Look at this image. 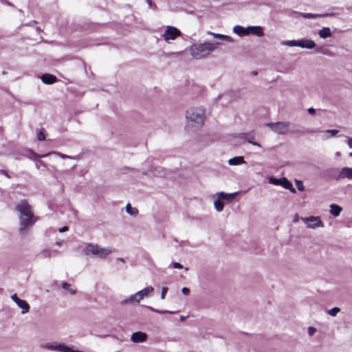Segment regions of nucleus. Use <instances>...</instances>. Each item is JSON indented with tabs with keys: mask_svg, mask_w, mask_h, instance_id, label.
Wrapping results in <instances>:
<instances>
[{
	"mask_svg": "<svg viewBox=\"0 0 352 352\" xmlns=\"http://www.w3.org/2000/svg\"><path fill=\"white\" fill-rule=\"evenodd\" d=\"M15 210L18 212L19 221V232L23 234L34 225L38 221V217L34 215L32 207L25 199L21 200L16 205Z\"/></svg>",
	"mask_w": 352,
	"mask_h": 352,
	"instance_id": "nucleus-1",
	"label": "nucleus"
},
{
	"mask_svg": "<svg viewBox=\"0 0 352 352\" xmlns=\"http://www.w3.org/2000/svg\"><path fill=\"white\" fill-rule=\"evenodd\" d=\"M186 130L195 131L204 124L206 116L205 109L202 107H193L186 112Z\"/></svg>",
	"mask_w": 352,
	"mask_h": 352,
	"instance_id": "nucleus-2",
	"label": "nucleus"
},
{
	"mask_svg": "<svg viewBox=\"0 0 352 352\" xmlns=\"http://www.w3.org/2000/svg\"><path fill=\"white\" fill-rule=\"evenodd\" d=\"M219 42L206 41L200 44H193L189 48L190 54L194 59L200 60L208 56L218 48Z\"/></svg>",
	"mask_w": 352,
	"mask_h": 352,
	"instance_id": "nucleus-3",
	"label": "nucleus"
},
{
	"mask_svg": "<svg viewBox=\"0 0 352 352\" xmlns=\"http://www.w3.org/2000/svg\"><path fill=\"white\" fill-rule=\"evenodd\" d=\"M154 287L152 286L146 287L136 293L131 294L126 298L122 300L120 302V305H138L143 299L151 297L153 295Z\"/></svg>",
	"mask_w": 352,
	"mask_h": 352,
	"instance_id": "nucleus-4",
	"label": "nucleus"
},
{
	"mask_svg": "<svg viewBox=\"0 0 352 352\" xmlns=\"http://www.w3.org/2000/svg\"><path fill=\"white\" fill-rule=\"evenodd\" d=\"M113 249L111 247L103 248L96 243H87L82 250L85 256H93L104 259L108 255L113 252Z\"/></svg>",
	"mask_w": 352,
	"mask_h": 352,
	"instance_id": "nucleus-5",
	"label": "nucleus"
},
{
	"mask_svg": "<svg viewBox=\"0 0 352 352\" xmlns=\"http://www.w3.org/2000/svg\"><path fill=\"white\" fill-rule=\"evenodd\" d=\"M282 44L289 47H299L308 50L314 49L316 45L314 41L311 39L285 41L282 42Z\"/></svg>",
	"mask_w": 352,
	"mask_h": 352,
	"instance_id": "nucleus-6",
	"label": "nucleus"
},
{
	"mask_svg": "<svg viewBox=\"0 0 352 352\" xmlns=\"http://www.w3.org/2000/svg\"><path fill=\"white\" fill-rule=\"evenodd\" d=\"M266 126L277 134L285 135L289 131L290 123L289 122H269Z\"/></svg>",
	"mask_w": 352,
	"mask_h": 352,
	"instance_id": "nucleus-7",
	"label": "nucleus"
},
{
	"mask_svg": "<svg viewBox=\"0 0 352 352\" xmlns=\"http://www.w3.org/2000/svg\"><path fill=\"white\" fill-rule=\"evenodd\" d=\"M41 349H47L50 351L56 352H69L70 346L66 345L64 343H58L56 342H46L40 345Z\"/></svg>",
	"mask_w": 352,
	"mask_h": 352,
	"instance_id": "nucleus-8",
	"label": "nucleus"
},
{
	"mask_svg": "<svg viewBox=\"0 0 352 352\" xmlns=\"http://www.w3.org/2000/svg\"><path fill=\"white\" fill-rule=\"evenodd\" d=\"M181 35L182 32L179 29L176 27L168 25L162 34V37L166 42L170 43L171 41L175 40Z\"/></svg>",
	"mask_w": 352,
	"mask_h": 352,
	"instance_id": "nucleus-9",
	"label": "nucleus"
},
{
	"mask_svg": "<svg viewBox=\"0 0 352 352\" xmlns=\"http://www.w3.org/2000/svg\"><path fill=\"white\" fill-rule=\"evenodd\" d=\"M300 219L306 224L308 228L316 229L324 227V223L320 217L311 216L309 217H301Z\"/></svg>",
	"mask_w": 352,
	"mask_h": 352,
	"instance_id": "nucleus-10",
	"label": "nucleus"
},
{
	"mask_svg": "<svg viewBox=\"0 0 352 352\" xmlns=\"http://www.w3.org/2000/svg\"><path fill=\"white\" fill-rule=\"evenodd\" d=\"M11 299L21 309V314H25L30 310L29 304L24 300L19 298L16 294L11 296Z\"/></svg>",
	"mask_w": 352,
	"mask_h": 352,
	"instance_id": "nucleus-11",
	"label": "nucleus"
},
{
	"mask_svg": "<svg viewBox=\"0 0 352 352\" xmlns=\"http://www.w3.org/2000/svg\"><path fill=\"white\" fill-rule=\"evenodd\" d=\"M148 336L146 333L137 331L131 336V340L134 343H142L147 340Z\"/></svg>",
	"mask_w": 352,
	"mask_h": 352,
	"instance_id": "nucleus-12",
	"label": "nucleus"
},
{
	"mask_svg": "<svg viewBox=\"0 0 352 352\" xmlns=\"http://www.w3.org/2000/svg\"><path fill=\"white\" fill-rule=\"evenodd\" d=\"M233 32L239 36H248L250 34V31H249V26L247 28H244L241 25L234 26Z\"/></svg>",
	"mask_w": 352,
	"mask_h": 352,
	"instance_id": "nucleus-13",
	"label": "nucleus"
},
{
	"mask_svg": "<svg viewBox=\"0 0 352 352\" xmlns=\"http://www.w3.org/2000/svg\"><path fill=\"white\" fill-rule=\"evenodd\" d=\"M340 179H352V168L344 167L342 168L338 175Z\"/></svg>",
	"mask_w": 352,
	"mask_h": 352,
	"instance_id": "nucleus-14",
	"label": "nucleus"
},
{
	"mask_svg": "<svg viewBox=\"0 0 352 352\" xmlns=\"http://www.w3.org/2000/svg\"><path fill=\"white\" fill-rule=\"evenodd\" d=\"M207 34L208 35L212 36L214 38H218L219 40L227 41V42H229V43H234V40L233 39V38H232L231 36H228V35L218 34V33H214V32H208Z\"/></svg>",
	"mask_w": 352,
	"mask_h": 352,
	"instance_id": "nucleus-15",
	"label": "nucleus"
},
{
	"mask_svg": "<svg viewBox=\"0 0 352 352\" xmlns=\"http://www.w3.org/2000/svg\"><path fill=\"white\" fill-rule=\"evenodd\" d=\"M236 193H226L224 192H219L217 195L219 200L232 201Z\"/></svg>",
	"mask_w": 352,
	"mask_h": 352,
	"instance_id": "nucleus-16",
	"label": "nucleus"
},
{
	"mask_svg": "<svg viewBox=\"0 0 352 352\" xmlns=\"http://www.w3.org/2000/svg\"><path fill=\"white\" fill-rule=\"evenodd\" d=\"M41 80L46 85H51L56 81L55 76L50 74H45L41 76Z\"/></svg>",
	"mask_w": 352,
	"mask_h": 352,
	"instance_id": "nucleus-17",
	"label": "nucleus"
},
{
	"mask_svg": "<svg viewBox=\"0 0 352 352\" xmlns=\"http://www.w3.org/2000/svg\"><path fill=\"white\" fill-rule=\"evenodd\" d=\"M329 212L335 217H338L342 211V208L337 204H332L329 206Z\"/></svg>",
	"mask_w": 352,
	"mask_h": 352,
	"instance_id": "nucleus-18",
	"label": "nucleus"
},
{
	"mask_svg": "<svg viewBox=\"0 0 352 352\" xmlns=\"http://www.w3.org/2000/svg\"><path fill=\"white\" fill-rule=\"evenodd\" d=\"M228 163L230 166H236L245 164L246 162L244 160V157L243 156H237L230 159Z\"/></svg>",
	"mask_w": 352,
	"mask_h": 352,
	"instance_id": "nucleus-19",
	"label": "nucleus"
},
{
	"mask_svg": "<svg viewBox=\"0 0 352 352\" xmlns=\"http://www.w3.org/2000/svg\"><path fill=\"white\" fill-rule=\"evenodd\" d=\"M249 31L257 36H262L263 35V28L261 26H249Z\"/></svg>",
	"mask_w": 352,
	"mask_h": 352,
	"instance_id": "nucleus-20",
	"label": "nucleus"
},
{
	"mask_svg": "<svg viewBox=\"0 0 352 352\" xmlns=\"http://www.w3.org/2000/svg\"><path fill=\"white\" fill-rule=\"evenodd\" d=\"M282 182L283 184L281 185V186H283L285 189L289 190L292 192H296V190L293 187L292 184L286 177H282Z\"/></svg>",
	"mask_w": 352,
	"mask_h": 352,
	"instance_id": "nucleus-21",
	"label": "nucleus"
},
{
	"mask_svg": "<svg viewBox=\"0 0 352 352\" xmlns=\"http://www.w3.org/2000/svg\"><path fill=\"white\" fill-rule=\"evenodd\" d=\"M318 34L322 38H327L331 36V31L329 28H322L318 32Z\"/></svg>",
	"mask_w": 352,
	"mask_h": 352,
	"instance_id": "nucleus-22",
	"label": "nucleus"
},
{
	"mask_svg": "<svg viewBox=\"0 0 352 352\" xmlns=\"http://www.w3.org/2000/svg\"><path fill=\"white\" fill-rule=\"evenodd\" d=\"M40 255L43 258H50L52 256V250L49 248L43 249L40 252Z\"/></svg>",
	"mask_w": 352,
	"mask_h": 352,
	"instance_id": "nucleus-23",
	"label": "nucleus"
},
{
	"mask_svg": "<svg viewBox=\"0 0 352 352\" xmlns=\"http://www.w3.org/2000/svg\"><path fill=\"white\" fill-rule=\"evenodd\" d=\"M126 212L131 216H136L138 213V210L135 208L131 207L130 204H127L126 206Z\"/></svg>",
	"mask_w": 352,
	"mask_h": 352,
	"instance_id": "nucleus-24",
	"label": "nucleus"
},
{
	"mask_svg": "<svg viewBox=\"0 0 352 352\" xmlns=\"http://www.w3.org/2000/svg\"><path fill=\"white\" fill-rule=\"evenodd\" d=\"M62 288L68 291L69 294L71 295H74L76 293V291L71 287V285L67 283H62Z\"/></svg>",
	"mask_w": 352,
	"mask_h": 352,
	"instance_id": "nucleus-25",
	"label": "nucleus"
},
{
	"mask_svg": "<svg viewBox=\"0 0 352 352\" xmlns=\"http://www.w3.org/2000/svg\"><path fill=\"white\" fill-rule=\"evenodd\" d=\"M214 206L217 212H221L224 208L223 203L219 199L214 201Z\"/></svg>",
	"mask_w": 352,
	"mask_h": 352,
	"instance_id": "nucleus-26",
	"label": "nucleus"
},
{
	"mask_svg": "<svg viewBox=\"0 0 352 352\" xmlns=\"http://www.w3.org/2000/svg\"><path fill=\"white\" fill-rule=\"evenodd\" d=\"M28 157L30 159H34V158H38V157H45L50 155V153H47L45 155H39L36 154V153H34L32 150H28Z\"/></svg>",
	"mask_w": 352,
	"mask_h": 352,
	"instance_id": "nucleus-27",
	"label": "nucleus"
},
{
	"mask_svg": "<svg viewBox=\"0 0 352 352\" xmlns=\"http://www.w3.org/2000/svg\"><path fill=\"white\" fill-rule=\"evenodd\" d=\"M269 183L276 186H281L283 184L282 177L280 179H277L274 177H270L269 178Z\"/></svg>",
	"mask_w": 352,
	"mask_h": 352,
	"instance_id": "nucleus-28",
	"label": "nucleus"
},
{
	"mask_svg": "<svg viewBox=\"0 0 352 352\" xmlns=\"http://www.w3.org/2000/svg\"><path fill=\"white\" fill-rule=\"evenodd\" d=\"M339 312H340V309L338 307H333L327 311L328 314L331 316H336Z\"/></svg>",
	"mask_w": 352,
	"mask_h": 352,
	"instance_id": "nucleus-29",
	"label": "nucleus"
},
{
	"mask_svg": "<svg viewBox=\"0 0 352 352\" xmlns=\"http://www.w3.org/2000/svg\"><path fill=\"white\" fill-rule=\"evenodd\" d=\"M50 154H54L56 156H58L63 159H72V157L69 156V155H65V154H63L61 153H59V152H56V151H53L52 153H50Z\"/></svg>",
	"mask_w": 352,
	"mask_h": 352,
	"instance_id": "nucleus-30",
	"label": "nucleus"
},
{
	"mask_svg": "<svg viewBox=\"0 0 352 352\" xmlns=\"http://www.w3.org/2000/svg\"><path fill=\"white\" fill-rule=\"evenodd\" d=\"M148 309L149 310H151V311H153V312H155V313H158V314H165V313H169V314H173V312L172 311H160V310H158V309H155L151 307H148Z\"/></svg>",
	"mask_w": 352,
	"mask_h": 352,
	"instance_id": "nucleus-31",
	"label": "nucleus"
},
{
	"mask_svg": "<svg viewBox=\"0 0 352 352\" xmlns=\"http://www.w3.org/2000/svg\"><path fill=\"white\" fill-rule=\"evenodd\" d=\"M302 16L304 18H307V19H309V18H316V17L320 16V15H319V14H311V13H304V14H302ZM322 16V15H321V16Z\"/></svg>",
	"mask_w": 352,
	"mask_h": 352,
	"instance_id": "nucleus-32",
	"label": "nucleus"
},
{
	"mask_svg": "<svg viewBox=\"0 0 352 352\" xmlns=\"http://www.w3.org/2000/svg\"><path fill=\"white\" fill-rule=\"evenodd\" d=\"M296 184L298 188V189L300 191L304 190V186L302 184V181L300 180H296Z\"/></svg>",
	"mask_w": 352,
	"mask_h": 352,
	"instance_id": "nucleus-33",
	"label": "nucleus"
},
{
	"mask_svg": "<svg viewBox=\"0 0 352 352\" xmlns=\"http://www.w3.org/2000/svg\"><path fill=\"white\" fill-rule=\"evenodd\" d=\"M167 292H168V287H162V292H161V296H160L161 299L164 300L165 298V296H166Z\"/></svg>",
	"mask_w": 352,
	"mask_h": 352,
	"instance_id": "nucleus-34",
	"label": "nucleus"
},
{
	"mask_svg": "<svg viewBox=\"0 0 352 352\" xmlns=\"http://www.w3.org/2000/svg\"><path fill=\"white\" fill-rule=\"evenodd\" d=\"M326 133L330 134L331 136L333 137L338 134V131L336 129H328L326 131Z\"/></svg>",
	"mask_w": 352,
	"mask_h": 352,
	"instance_id": "nucleus-35",
	"label": "nucleus"
},
{
	"mask_svg": "<svg viewBox=\"0 0 352 352\" xmlns=\"http://www.w3.org/2000/svg\"><path fill=\"white\" fill-rule=\"evenodd\" d=\"M316 332V329L312 327L308 328V334L309 336H312Z\"/></svg>",
	"mask_w": 352,
	"mask_h": 352,
	"instance_id": "nucleus-36",
	"label": "nucleus"
},
{
	"mask_svg": "<svg viewBox=\"0 0 352 352\" xmlns=\"http://www.w3.org/2000/svg\"><path fill=\"white\" fill-rule=\"evenodd\" d=\"M37 138L39 141H43L45 139V135L42 131H40L37 134Z\"/></svg>",
	"mask_w": 352,
	"mask_h": 352,
	"instance_id": "nucleus-37",
	"label": "nucleus"
},
{
	"mask_svg": "<svg viewBox=\"0 0 352 352\" xmlns=\"http://www.w3.org/2000/svg\"><path fill=\"white\" fill-rule=\"evenodd\" d=\"M173 267L175 269H182L183 266L179 263L174 262L172 263Z\"/></svg>",
	"mask_w": 352,
	"mask_h": 352,
	"instance_id": "nucleus-38",
	"label": "nucleus"
},
{
	"mask_svg": "<svg viewBox=\"0 0 352 352\" xmlns=\"http://www.w3.org/2000/svg\"><path fill=\"white\" fill-rule=\"evenodd\" d=\"M182 292L185 296H188L190 294V289L187 287H183L182 289Z\"/></svg>",
	"mask_w": 352,
	"mask_h": 352,
	"instance_id": "nucleus-39",
	"label": "nucleus"
},
{
	"mask_svg": "<svg viewBox=\"0 0 352 352\" xmlns=\"http://www.w3.org/2000/svg\"><path fill=\"white\" fill-rule=\"evenodd\" d=\"M307 111L311 115H314L316 113V109L312 107L309 108Z\"/></svg>",
	"mask_w": 352,
	"mask_h": 352,
	"instance_id": "nucleus-40",
	"label": "nucleus"
},
{
	"mask_svg": "<svg viewBox=\"0 0 352 352\" xmlns=\"http://www.w3.org/2000/svg\"><path fill=\"white\" fill-rule=\"evenodd\" d=\"M248 142L258 147H261V145L258 143L253 142L250 140H248Z\"/></svg>",
	"mask_w": 352,
	"mask_h": 352,
	"instance_id": "nucleus-41",
	"label": "nucleus"
},
{
	"mask_svg": "<svg viewBox=\"0 0 352 352\" xmlns=\"http://www.w3.org/2000/svg\"><path fill=\"white\" fill-rule=\"evenodd\" d=\"M347 143H348L349 148H352V138H348Z\"/></svg>",
	"mask_w": 352,
	"mask_h": 352,
	"instance_id": "nucleus-42",
	"label": "nucleus"
},
{
	"mask_svg": "<svg viewBox=\"0 0 352 352\" xmlns=\"http://www.w3.org/2000/svg\"><path fill=\"white\" fill-rule=\"evenodd\" d=\"M67 230H68V227H67V226H64V227H63V228L59 229V232H66Z\"/></svg>",
	"mask_w": 352,
	"mask_h": 352,
	"instance_id": "nucleus-43",
	"label": "nucleus"
},
{
	"mask_svg": "<svg viewBox=\"0 0 352 352\" xmlns=\"http://www.w3.org/2000/svg\"><path fill=\"white\" fill-rule=\"evenodd\" d=\"M59 254V251L57 250H52V256H55Z\"/></svg>",
	"mask_w": 352,
	"mask_h": 352,
	"instance_id": "nucleus-44",
	"label": "nucleus"
},
{
	"mask_svg": "<svg viewBox=\"0 0 352 352\" xmlns=\"http://www.w3.org/2000/svg\"><path fill=\"white\" fill-rule=\"evenodd\" d=\"M298 220H299V217H298V214H296V215H295V217H294V218L293 221H294V223H296V222H298Z\"/></svg>",
	"mask_w": 352,
	"mask_h": 352,
	"instance_id": "nucleus-45",
	"label": "nucleus"
},
{
	"mask_svg": "<svg viewBox=\"0 0 352 352\" xmlns=\"http://www.w3.org/2000/svg\"><path fill=\"white\" fill-rule=\"evenodd\" d=\"M146 3L148 6L152 7L153 6V2L151 0H146Z\"/></svg>",
	"mask_w": 352,
	"mask_h": 352,
	"instance_id": "nucleus-46",
	"label": "nucleus"
},
{
	"mask_svg": "<svg viewBox=\"0 0 352 352\" xmlns=\"http://www.w3.org/2000/svg\"><path fill=\"white\" fill-rule=\"evenodd\" d=\"M56 244L58 245V246H61L62 244H63V241H57L56 243Z\"/></svg>",
	"mask_w": 352,
	"mask_h": 352,
	"instance_id": "nucleus-47",
	"label": "nucleus"
},
{
	"mask_svg": "<svg viewBox=\"0 0 352 352\" xmlns=\"http://www.w3.org/2000/svg\"><path fill=\"white\" fill-rule=\"evenodd\" d=\"M185 319H186V317H185V316H182L180 317V320H181L182 321H184Z\"/></svg>",
	"mask_w": 352,
	"mask_h": 352,
	"instance_id": "nucleus-48",
	"label": "nucleus"
},
{
	"mask_svg": "<svg viewBox=\"0 0 352 352\" xmlns=\"http://www.w3.org/2000/svg\"><path fill=\"white\" fill-rule=\"evenodd\" d=\"M118 260H119L120 262H124V259L122 258H119Z\"/></svg>",
	"mask_w": 352,
	"mask_h": 352,
	"instance_id": "nucleus-49",
	"label": "nucleus"
},
{
	"mask_svg": "<svg viewBox=\"0 0 352 352\" xmlns=\"http://www.w3.org/2000/svg\"><path fill=\"white\" fill-rule=\"evenodd\" d=\"M336 155L337 156H340V153L339 152L336 153Z\"/></svg>",
	"mask_w": 352,
	"mask_h": 352,
	"instance_id": "nucleus-50",
	"label": "nucleus"
},
{
	"mask_svg": "<svg viewBox=\"0 0 352 352\" xmlns=\"http://www.w3.org/2000/svg\"><path fill=\"white\" fill-rule=\"evenodd\" d=\"M316 52H321V50H320V49H318V50H316Z\"/></svg>",
	"mask_w": 352,
	"mask_h": 352,
	"instance_id": "nucleus-51",
	"label": "nucleus"
},
{
	"mask_svg": "<svg viewBox=\"0 0 352 352\" xmlns=\"http://www.w3.org/2000/svg\"><path fill=\"white\" fill-rule=\"evenodd\" d=\"M349 156L352 157V152L349 153Z\"/></svg>",
	"mask_w": 352,
	"mask_h": 352,
	"instance_id": "nucleus-52",
	"label": "nucleus"
}]
</instances>
